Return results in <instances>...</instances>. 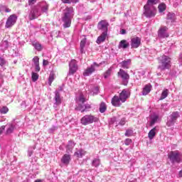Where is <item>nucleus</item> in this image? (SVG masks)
I'll return each instance as SVG.
<instances>
[{
    "label": "nucleus",
    "instance_id": "obj_44",
    "mask_svg": "<svg viewBox=\"0 0 182 182\" xmlns=\"http://www.w3.org/2000/svg\"><path fill=\"white\" fill-rule=\"evenodd\" d=\"M114 123H116V126H117V118L116 117H113L112 118H111L109 122L110 124H114Z\"/></svg>",
    "mask_w": 182,
    "mask_h": 182
},
{
    "label": "nucleus",
    "instance_id": "obj_39",
    "mask_svg": "<svg viewBox=\"0 0 182 182\" xmlns=\"http://www.w3.org/2000/svg\"><path fill=\"white\" fill-rule=\"evenodd\" d=\"M58 130V127L53 125L51 128H50L48 132L50 134H52V133H55Z\"/></svg>",
    "mask_w": 182,
    "mask_h": 182
},
{
    "label": "nucleus",
    "instance_id": "obj_59",
    "mask_svg": "<svg viewBox=\"0 0 182 182\" xmlns=\"http://www.w3.org/2000/svg\"><path fill=\"white\" fill-rule=\"evenodd\" d=\"M4 77V74H2V71L0 70V79H2Z\"/></svg>",
    "mask_w": 182,
    "mask_h": 182
},
{
    "label": "nucleus",
    "instance_id": "obj_1",
    "mask_svg": "<svg viewBox=\"0 0 182 182\" xmlns=\"http://www.w3.org/2000/svg\"><path fill=\"white\" fill-rule=\"evenodd\" d=\"M49 5L46 2H39L37 4L32 6L28 15L30 21L36 19L38 16H41L42 12H48Z\"/></svg>",
    "mask_w": 182,
    "mask_h": 182
},
{
    "label": "nucleus",
    "instance_id": "obj_10",
    "mask_svg": "<svg viewBox=\"0 0 182 182\" xmlns=\"http://www.w3.org/2000/svg\"><path fill=\"white\" fill-rule=\"evenodd\" d=\"M99 66H100V64H97V63L94 62L90 67L87 68L86 70H84L83 76H90L92 73L96 72V68H99Z\"/></svg>",
    "mask_w": 182,
    "mask_h": 182
},
{
    "label": "nucleus",
    "instance_id": "obj_14",
    "mask_svg": "<svg viewBox=\"0 0 182 182\" xmlns=\"http://www.w3.org/2000/svg\"><path fill=\"white\" fill-rule=\"evenodd\" d=\"M132 49H137L141 45V39L139 37H134L131 39Z\"/></svg>",
    "mask_w": 182,
    "mask_h": 182
},
{
    "label": "nucleus",
    "instance_id": "obj_24",
    "mask_svg": "<svg viewBox=\"0 0 182 182\" xmlns=\"http://www.w3.org/2000/svg\"><path fill=\"white\" fill-rule=\"evenodd\" d=\"M15 129H16V125L15 124H10L9 128L6 131V134H12Z\"/></svg>",
    "mask_w": 182,
    "mask_h": 182
},
{
    "label": "nucleus",
    "instance_id": "obj_42",
    "mask_svg": "<svg viewBox=\"0 0 182 182\" xmlns=\"http://www.w3.org/2000/svg\"><path fill=\"white\" fill-rule=\"evenodd\" d=\"M33 150H35V147H29L28 149V156L31 157L33 154Z\"/></svg>",
    "mask_w": 182,
    "mask_h": 182
},
{
    "label": "nucleus",
    "instance_id": "obj_22",
    "mask_svg": "<svg viewBox=\"0 0 182 182\" xmlns=\"http://www.w3.org/2000/svg\"><path fill=\"white\" fill-rule=\"evenodd\" d=\"M151 92V85L148 84L144 86L142 90V95L146 96V95H149Z\"/></svg>",
    "mask_w": 182,
    "mask_h": 182
},
{
    "label": "nucleus",
    "instance_id": "obj_32",
    "mask_svg": "<svg viewBox=\"0 0 182 182\" xmlns=\"http://www.w3.org/2000/svg\"><path fill=\"white\" fill-rule=\"evenodd\" d=\"M55 80V74L53 73H50L49 77H48V85L49 86H51L52 82Z\"/></svg>",
    "mask_w": 182,
    "mask_h": 182
},
{
    "label": "nucleus",
    "instance_id": "obj_50",
    "mask_svg": "<svg viewBox=\"0 0 182 182\" xmlns=\"http://www.w3.org/2000/svg\"><path fill=\"white\" fill-rule=\"evenodd\" d=\"M38 0H28L29 6H32V5H35Z\"/></svg>",
    "mask_w": 182,
    "mask_h": 182
},
{
    "label": "nucleus",
    "instance_id": "obj_11",
    "mask_svg": "<svg viewBox=\"0 0 182 182\" xmlns=\"http://www.w3.org/2000/svg\"><path fill=\"white\" fill-rule=\"evenodd\" d=\"M168 28L167 26H161L158 31V37H159L161 39H164L166 38H168L169 34L168 32Z\"/></svg>",
    "mask_w": 182,
    "mask_h": 182
},
{
    "label": "nucleus",
    "instance_id": "obj_9",
    "mask_svg": "<svg viewBox=\"0 0 182 182\" xmlns=\"http://www.w3.org/2000/svg\"><path fill=\"white\" fill-rule=\"evenodd\" d=\"M97 117L92 114H87L81 118L80 122L82 126H87V124H92V123H95L97 122Z\"/></svg>",
    "mask_w": 182,
    "mask_h": 182
},
{
    "label": "nucleus",
    "instance_id": "obj_41",
    "mask_svg": "<svg viewBox=\"0 0 182 182\" xmlns=\"http://www.w3.org/2000/svg\"><path fill=\"white\" fill-rule=\"evenodd\" d=\"M86 42H87V38H84L80 41V48H85V46H86Z\"/></svg>",
    "mask_w": 182,
    "mask_h": 182
},
{
    "label": "nucleus",
    "instance_id": "obj_34",
    "mask_svg": "<svg viewBox=\"0 0 182 182\" xmlns=\"http://www.w3.org/2000/svg\"><path fill=\"white\" fill-rule=\"evenodd\" d=\"M31 79H32L33 82H36V80H38L39 79V75H38V73H36L32 72Z\"/></svg>",
    "mask_w": 182,
    "mask_h": 182
},
{
    "label": "nucleus",
    "instance_id": "obj_17",
    "mask_svg": "<svg viewBox=\"0 0 182 182\" xmlns=\"http://www.w3.org/2000/svg\"><path fill=\"white\" fill-rule=\"evenodd\" d=\"M122 100L119 97V96L115 95L114 97L112 99L111 103L112 106H114L115 107H120L122 106Z\"/></svg>",
    "mask_w": 182,
    "mask_h": 182
},
{
    "label": "nucleus",
    "instance_id": "obj_19",
    "mask_svg": "<svg viewBox=\"0 0 182 182\" xmlns=\"http://www.w3.org/2000/svg\"><path fill=\"white\" fill-rule=\"evenodd\" d=\"M130 47V43L127 41V40H122L119 45V49H127V48Z\"/></svg>",
    "mask_w": 182,
    "mask_h": 182
},
{
    "label": "nucleus",
    "instance_id": "obj_6",
    "mask_svg": "<svg viewBox=\"0 0 182 182\" xmlns=\"http://www.w3.org/2000/svg\"><path fill=\"white\" fill-rule=\"evenodd\" d=\"M117 76L119 79H121L122 85L124 86H127V85H129V81L130 80V75L127 73V71L120 68L117 73Z\"/></svg>",
    "mask_w": 182,
    "mask_h": 182
},
{
    "label": "nucleus",
    "instance_id": "obj_27",
    "mask_svg": "<svg viewBox=\"0 0 182 182\" xmlns=\"http://www.w3.org/2000/svg\"><path fill=\"white\" fill-rule=\"evenodd\" d=\"M159 120V115L157 114H153L151 116V122L149 123L150 126H154L156 123H157V121Z\"/></svg>",
    "mask_w": 182,
    "mask_h": 182
},
{
    "label": "nucleus",
    "instance_id": "obj_47",
    "mask_svg": "<svg viewBox=\"0 0 182 182\" xmlns=\"http://www.w3.org/2000/svg\"><path fill=\"white\" fill-rule=\"evenodd\" d=\"M133 141H132V139H126L125 141H124V144L126 146H130V144H132Z\"/></svg>",
    "mask_w": 182,
    "mask_h": 182
},
{
    "label": "nucleus",
    "instance_id": "obj_40",
    "mask_svg": "<svg viewBox=\"0 0 182 182\" xmlns=\"http://www.w3.org/2000/svg\"><path fill=\"white\" fill-rule=\"evenodd\" d=\"M9 111V109H8V107H3L1 109H0V112L2 114H6V113H8Z\"/></svg>",
    "mask_w": 182,
    "mask_h": 182
},
{
    "label": "nucleus",
    "instance_id": "obj_7",
    "mask_svg": "<svg viewBox=\"0 0 182 182\" xmlns=\"http://www.w3.org/2000/svg\"><path fill=\"white\" fill-rule=\"evenodd\" d=\"M178 117H180V112L177 111L173 112L167 118L166 126H168V127L174 126Z\"/></svg>",
    "mask_w": 182,
    "mask_h": 182
},
{
    "label": "nucleus",
    "instance_id": "obj_8",
    "mask_svg": "<svg viewBox=\"0 0 182 182\" xmlns=\"http://www.w3.org/2000/svg\"><path fill=\"white\" fill-rule=\"evenodd\" d=\"M144 14L146 18H153L156 16V8H154V6L146 4L144 6Z\"/></svg>",
    "mask_w": 182,
    "mask_h": 182
},
{
    "label": "nucleus",
    "instance_id": "obj_51",
    "mask_svg": "<svg viewBox=\"0 0 182 182\" xmlns=\"http://www.w3.org/2000/svg\"><path fill=\"white\" fill-rule=\"evenodd\" d=\"M35 66V72H41V67L39 66V64L34 65Z\"/></svg>",
    "mask_w": 182,
    "mask_h": 182
},
{
    "label": "nucleus",
    "instance_id": "obj_2",
    "mask_svg": "<svg viewBox=\"0 0 182 182\" xmlns=\"http://www.w3.org/2000/svg\"><path fill=\"white\" fill-rule=\"evenodd\" d=\"M73 16H75V11L73 10V7H67L63 11L61 21L63 22V26L65 29L67 28H70Z\"/></svg>",
    "mask_w": 182,
    "mask_h": 182
},
{
    "label": "nucleus",
    "instance_id": "obj_31",
    "mask_svg": "<svg viewBox=\"0 0 182 182\" xmlns=\"http://www.w3.org/2000/svg\"><path fill=\"white\" fill-rule=\"evenodd\" d=\"M85 151L82 149H80L77 151L75 152L74 156H76L77 157H83L85 154Z\"/></svg>",
    "mask_w": 182,
    "mask_h": 182
},
{
    "label": "nucleus",
    "instance_id": "obj_12",
    "mask_svg": "<svg viewBox=\"0 0 182 182\" xmlns=\"http://www.w3.org/2000/svg\"><path fill=\"white\" fill-rule=\"evenodd\" d=\"M109 23L106 20H102L97 24V29L102 33H107Z\"/></svg>",
    "mask_w": 182,
    "mask_h": 182
},
{
    "label": "nucleus",
    "instance_id": "obj_15",
    "mask_svg": "<svg viewBox=\"0 0 182 182\" xmlns=\"http://www.w3.org/2000/svg\"><path fill=\"white\" fill-rule=\"evenodd\" d=\"M77 70V63L75 60H72L69 63V74L75 75Z\"/></svg>",
    "mask_w": 182,
    "mask_h": 182
},
{
    "label": "nucleus",
    "instance_id": "obj_23",
    "mask_svg": "<svg viewBox=\"0 0 182 182\" xmlns=\"http://www.w3.org/2000/svg\"><path fill=\"white\" fill-rule=\"evenodd\" d=\"M61 163L66 165L69 164L70 163V155L68 154H64L61 159Z\"/></svg>",
    "mask_w": 182,
    "mask_h": 182
},
{
    "label": "nucleus",
    "instance_id": "obj_18",
    "mask_svg": "<svg viewBox=\"0 0 182 182\" xmlns=\"http://www.w3.org/2000/svg\"><path fill=\"white\" fill-rule=\"evenodd\" d=\"M54 100L55 102L53 105L54 107H56L58 105L62 103V99H60V93L58 90L55 92Z\"/></svg>",
    "mask_w": 182,
    "mask_h": 182
},
{
    "label": "nucleus",
    "instance_id": "obj_37",
    "mask_svg": "<svg viewBox=\"0 0 182 182\" xmlns=\"http://www.w3.org/2000/svg\"><path fill=\"white\" fill-rule=\"evenodd\" d=\"M158 8H159V12H164V11H166V4H161L159 5Z\"/></svg>",
    "mask_w": 182,
    "mask_h": 182
},
{
    "label": "nucleus",
    "instance_id": "obj_4",
    "mask_svg": "<svg viewBox=\"0 0 182 182\" xmlns=\"http://www.w3.org/2000/svg\"><path fill=\"white\" fill-rule=\"evenodd\" d=\"M78 100L80 103L77 107H75V110H77V112H81V113H83L84 112H89V110L92 109V106L90 104H85L86 98H85L83 95H80L79 96Z\"/></svg>",
    "mask_w": 182,
    "mask_h": 182
},
{
    "label": "nucleus",
    "instance_id": "obj_45",
    "mask_svg": "<svg viewBox=\"0 0 182 182\" xmlns=\"http://www.w3.org/2000/svg\"><path fill=\"white\" fill-rule=\"evenodd\" d=\"M33 65H38L39 64V57L38 56H35L33 58Z\"/></svg>",
    "mask_w": 182,
    "mask_h": 182
},
{
    "label": "nucleus",
    "instance_id": "obj_62",
    "mask_svg": "<svg viewBox=\"0 0 182 182\" xmlns=\"http://www.w3.org/2000/svg\"><path fill=\"white\" fill-rule=\"evenodd\" d=\"M34 182H42V181L41 179H37Z\"/></svg>",
    "mask_w": 182,
    "mask_h": 182
},
{
    "label": "nucleus",
    "instance_id": "obj_64",
    "mask_svg": "<svg viewBox=\"0 0 182 182\" xmlns=\"http://www.w3.org/2000/svg\"><path fill=\"white\" fill-rule=\"evenodd\" d=\"M90 2H95V0H88Z\"/></svg>",
    "mask_w": 182,
    "mask_h": 182
},
{
    "label": "nucleus",
    "instance_id": "obj_46",
    "mask_svg": "<svg viewBox=\"0 0 182 182\" xmlns=\"http://www.w3.org/2000/svg\"><path fill=\"white\" fill-rule=\"evenodd\" d=\"M124 126L126 124V118H122L119 123H117V126Z\"/></svg>",
    "mask_w": 182,
    "mask_h": 182
},
{
    "label": "nucleus",
    "instance_id": "obj_28",
    "mask_svg": "<svg viewBox=\"0 0 182 182\" xmlns=\"http://www.w3.org/2000/svg\"><path fill=\"white\" fill-rule=\"evenodd\" d=\"M92 167H99L100 166V159L99 158H95L92 161Z\"/></svg>",
    "mask_w": 182,
    "mask_h": 182
},
{
    "label": "nucleus",
    "instance_id": "obj_52",
    "mask_svg": "<svg viewBox=\"0 0 182 182\" xmlns=\"http://www.w3.org/2000/svg\"><path fill=\"white\" fill-rule=\"evenodd\" d=\"M48 65H49V61H48L46 60H43V66H48Z\"/></svg>",
    "mask_w": 182,
    "mask_h": 182
},
{
    "label": "nucleus",
    "instance_id": "obj_43",
    "mask_svg": "<svg viewBox=\"0 0 182 182\" xmlns=\"http://www.w3.org/2000/svg\"><path fill=\"white\" fill-rule=\"evenodd\" d=\"M157 2H159V0H148L146 5H156V4H157Z\"/></svg>",
    "mask_w": 182,
    "mask_h": 182
},
{
    "label": "nucleus",
    "instance_id": "obj_25",
    "mask_svg": "<svg viewBox=\"0 0 182 182\" xmlns=\"http://www.w3.org/2000/svg\"><path fill=\"white\" fill-rule=\"evenodd\" d=\"M73 147H75V142L73 141H69L68 144L66 146V151L67 153H72V150H73Z\"/></svg>",
    "mask_w": 182,
    "mask_h": 182
},
{
    "label": "nucleus",
    "instance_id": "obj_36",
    "mask_svg": "<svg viewBox=\"0 0 182 182\" xmlns=\"http://www.w3.org/2000/svg\"><path fill=\"white\" fill-rule=\"evenodd\" d=\"M112 75V70L111 68H109L105 73H104V78L107 79V77H110V75Z\"/></svg>",
    "mask_w": 182,
    "mask_h": 182
},
{
    "label": "nucleus",
    "instance_id": "obj_21",
    "mask_svg": "<svg viewBox=\"0 0 182 182\" xmlns=\"http://www.w3.org/2000/svg\"><path fill=\"white\" fill-rule=\"evenodd\" d=\"M106 38H107V33H102V34L97 38L96 43L98 45H100V43L106 41Z\"/></svg>",
    "mask_w": 182,
    "mask_h": 182
},
{
    "label": "nucleus",
    "instance_id": "obj_63",
    "mask_svg": "<svg viewBox=\"0 0 182 182\" xmlns=\"http://www.w3.org/2000/svg\"><path fill=\"white\" fill-rule=\"evenodd\" d=\"M157 76H161V73H157Z\"/></svg>",
    "mask_w": 182,
    "mask_h": 182
},
{
    "label": "nucleus",
    "instance_id": "obj_29",
    "mask_svg": "<svg viewBox=\"0 0 182 182\" xmlns=\"http://www.w3.org/2000/svg\"><path fill=\"white\" fill-rule=\"evenodd\" d=\"M167 96H168V90L165 89L162 92L161 97L159 98V100H164V99H166V97H167Z\"/></svg>",
    "mask_w": 182,
    "mask_h": 182
},
{
    "label": "nucleus",
    "instance_id": "obj_20",
    "mask_svg": "<svg viewBox=\"0 0 182 182\" xmlns=\"http://www.w3.org/2000/svg\"><path fill=\"white\" fill-rule=\"evenodd\" d=\"M121 65V68L123 69H129L130 68V65H132V60L127 59L126 60H124L119 63Z\"/></svg>",
    "mask_w": 182,
    "mask_h": 182
},
{
    "label": "nucleus",
    "instance_id": "obj_61",
    "mask_svg": "<svg viewBox=\"0 0 182 182\" xmlns=\"http://www.w3.org/2000/svg\"><path fill=\"white\" fill-rule=\"evenodd\" d=\"M179 60L180 62H182V53L179 55Z\"/></svg>",
    "mask_w": 182,
    "mask_h": 182
},
{
    "label": "nucleus",
    "instance_id": "obj_13",
    "mask_svg": "<svg viewBox=\"0 0 182 182\" xmlns=\"http://www.w3.org/2000/svg\"><path fill=\"white\" fill-rule=\"evenodd\" d=\"M16 19H17L16 15H15V14L11 15L8 18V19L6 22L5 28H12V26H14L15 25V23H16Z\"/></svg>",
    "mask_w": 182,
    "mask_h": 182
},
{
    "label": "nucleus",
    "instance_id": "obj_53",
    "mask_svg": "<svg viewBox=\"0 0 182 182\" xmlns=\"http://www.w3.org/2000/svg\"><path fill=\"white\" fill-rule=\"evenodd\" d=\"M4 130H5V126L3 125L0 127V135H1L2 133H4Z\"/></svg>",
    "mask_w": 182,
    "mask_h": 182
},
{
    "label": "nucleus",
    "instance_id": "obj_60",
    "mask_svg": "<svg viewBox=\"0 0 182 182\" xmlns=\"http://www.w3.org/2000/svg\"><path fill=\"white\" fill-rule=\"evenodd\" d=\"M178 177H182V169L179 171Z\"/></svg>",
    "mask_w": 182,
    "mask_h": 182
},
{
    "label": "nucleus",
    "instance_id": "obj_48",
    "mask_svg": "<svg viewBox=\"0 0 182 182\" xmlns=\"http://www.w3.org/2000/svg\"><path fill=\"white\" fill-rule=\"evenodd\" d=\"M6 63V60L4 58L0 57V66H4Z\"/></svg>",
    "mask_w": 182,
    "mask_h": 182
},
{
    "label": "nucleus",
    "instance_id": "obj_54",
    "mask_svg": "<svg viewBox=\"0 0 182 182\" xmlns=\"http://www.w3.org/2000/svg\"><path fill=\"white\" fill-rule=\"evenodd\" d=\"M94 93H95V95H97V93H99V87H95Z\"/></svg>",
    "mask_w": 182,
    "mask_h": 182
},
{
    "label": "nucleus",
    "instance_id": "obj_30",
    "mask_svg": "<svg viewBox=\"0 0 182 182\" xmlns=\"http://www.w3.org/2000/svg\"><path fill=\"white\" fill-rule=\"evenodd\" d=\"M107 110V107L106 106V103L105 102H101L100 105V113H105Z\"/></svg>",
    "mask_w": 182,
    "mask_h": 182
},
{
    "label": "nucleus",
    "instance_id": "obj_55",
    "mask_svg": "<svg viewBox=\"0 0 182 182\" xmlns=\"http://www.w3.org/2000/svg\"><path fill=\"white\" fill-rule=\"evenodd\" d=\"M63 4H71L70 0H61Z\"/></svg>",
    "mask_w": 182,
    "mask_h": 182
},
{
    "label": "nucleus",
    "instance_id": "obj_58",
    "mask_svg": "<svg viewBox=\"0 0 182 182\" xmlns=\"http://www.w3.org/2000/svg\"><path fill=\"white\" fill-rule=\"evenodd\" d=\"M71 1V4H77V2H79V0H70Z\"/></svg>",
    "mask_w": 182,
    "mask_h": 182
},
{
    "label": "nucleus",
    "instance_id": "obj_5",
    "mask_svg": "<svg viewBox=\"0 0 182 182\" xmlns=\"http://www.w3.org/2000/svg\"><path fill=\"white\" fill-rule=\"evenodd\" d=\"M168 159L172 164L181 163V154L178 151H171L168 154Z\"/></svg>",
    "mask_w": 182,
    "mask_h": 182
},
{
    "label": "nucleus",
    "instance_id": "obj_16",
    "mask_svg": "<svg viewBox=\"0 0 182 182\" xmlns=\"http://www.w3.org/2000/svg\"><path fill=\"white\" fill-rule=\"evenodd\" d=\"M121 100L122 103H124L129 97H130V92L126 89H124L119 94L118 97Z\"/></svg>",
    "mask_w": 182,
    "mask_h": 182
},
{
    "label": "nucleus",
    "instance_id": "obj_49",
    "mask_svg": "<svg viewBox=\"0 0 182 182\" xmlns=\"http://www.w3.org/2000/svg\"><path fill=\"white\" fill-rule=\"evenodd\" d=\"M167 19H170V20L174 19V14H173V13H168V14H167Z\"/></svg>",
    "mask_w": 182,
    "mask_h": 182
},
{
    "label": "nucleus",
    "instance_id": "obj_56",
    "mask_svg": "<svg viewBox=\"0 0 182 182\" xmlns=\"http://www.w3.org/2000/svg\"><path fill=\"white\" fill-rule=\"evenodd\" d=\"M80 53H85V47H80Z\"/></svg>",
    "mask_w": 182,
    "mask_h": 182
},
{
    "label": "nucleus",
    "instance_id": "obj_26",
    "mask_svg": "<svg viewBox=\"0 0 182 182\" xmlns=\"http://www.w3.org/2000/svg\"><path fill=\"white\" fill-rule=\"evenodd\" d=\"M156 130H157V127H155L149 131L148 134V137L149 140H153V139L156 137Z\"/></svg>",
    "mask_w": 182,
    "mask_h": 182
},
{
    "label": "nucleus",
    "instance_id": "obj_35",
    "mask_svg": "<svg viewBox=\"0 0 182 182\" xmlns=\"http://www.w3.org/2000/svg\"><path fill=\"white\" fill-rule=\"evenodd\" d=\"M33 46L36 50H38V52H41L42 50V45L39 43H36L33 44Z\"/></svg>",
    "mask_w": 182,
    "mask_h": 182
},
{
    "label": "nucleus",
    "instance_id": "obj_57",
    "mask_svg": "<svg viewBox=\"0 0 182 182\" xmlns=\"http://www.w3.org/2000/svg\"><path fill=\"white\" fill-rule=\"evenodd\" d=\"M121 35H126V30L125 29H121L120 31Z\"/></svg>",
    "mask_w": 182,
    "mask_h": 182
},
{
    "label": "nucleus",
    "instance_id": "obj_3",
    "mask_svg": "<svg viewBox=\"0 0 182 182\" xmlns=\"http://www.w3.org/2000/svg\"><path fill=\"white\" fill-rule=\"evenodd\" d=\"M159 61V66L158 69L161 72L166 70L167 69H170L171 68V58L166 55H162L160 57Z\"/></svg>",
    "mask_w": 182,
    "mask_h": 182
},
{
    "label": "nucleus",
    "instance_id": "obj_38",
    "mask_svg": "<svg viewBox=\"0 0 182 182\" xmlns=\"http://www.w3.org/2000/svg\"><path fill=\"white\" fill-rule=\"evenodd\" d=\"M125 136L126 137H131V136H133V129H127L125 132Z\"/></svg>",
    "mask_w": 182,
    "mask_h": 182
},
{
    "label": "nucleus",
    "instance_id": "obj_33",
    "mask_svg": "<svg viewBox=\"0 0 182 182\" xmlns=\"http://www.w3.org/2000/svg\"><path fill=\"white\" fill-rule=\"evenodd\" d=\"M0 12H11V9L6 8V6L0 4Z\"/></svg>",
    "mask_w": 182,
    "mask_h": 182
}]
</instances>
